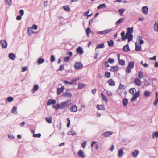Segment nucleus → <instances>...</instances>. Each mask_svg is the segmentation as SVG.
I'll return each mask as SVG.
<instances>
[{
    "mask_svg": "<svg viewBox=\"0 0 158 158\" xmlns=\"http://www.w3.org/2000/svg\"><path fill=\"white\" fill-rule=\"evenodd\" d=\"M0 44L2 48H7V43L5 40H1L0 41Z\"/></svg>",
    "mask_w": 158,
    "mask_h": 158,
    "instance_id": "obj_3",
    "label": "nucleus"
},
{
    "mask_svg": "<svg viewBox=\"0 0 158 158\" xmlns=\"http://www.w3.org/2000/svg\"><path fill=\"white\" fill-rule=\"evenodd\" d=\"M144 95L146 97H149L150 95V93L149 91L148 90L145 91L144 93Z\"/></svg>",
    "mask_w": 158,
    "mask_h": 158,
    "instance_id": "obj_43",
    "label": "nucleus"
},
{
    "mask_svg": "<svg viewBox=\"0 0 158 158\" xmlns=\"http://www.w3.org/2000/svg\"><path fill=\"white\" fill-rule=\"evenodd\" d=\"M37 26L36 25L34 24L33 25L31 28L36 30L37 29Z\"/></svg>",
    "mask_w": 158,
    "mask_h": 158,
    "instance_id": "obj_62",
    "label": "nucleus"
},
{
    "mask_svg": "<svg viewBox=\"0 0 158 158\" xmlns=\"http://www.w3.org/2000/svg\"><path fill=\"white\" fill-rule=\"evenodd\" d=\"M97 108L98 110H104L105 108L103 105H97Z\"/></svg>",
    "mask_w": 158,
    "mask_h": 158,
    "instance_id": "obj_27",
    "label": "nucleus"
},
{
    "mask_svg": "<svg viewBox=\"0 0 158 158\" xmlns=\"http://www.w3.org/2000/svg\"><path fill=\"white\" fill-rule=\"evenodd\" d=\"M64 69V67L63 65H62L60 66L58 71H62Z\"/></svg>",
    "mask_w": 158,
    "mask_h": 158,
    "instance_id": "obj_51",
    "label": "nucleus"
},
{
    "mask_svg": "<svg viewBox=\"0 0 158 158\" xmlns=\"http://www.w3.org/2000/svg\"><path fill=\"white\" fill-rule=\"evenodd\" d=\"M108 45L109 46L111 47L114 46V42L112 40H110V41H108Z\"/></svg>",
    "mask_w": 158,
    "mask_h": 158,
    "instance_id": "obj_40",
    "label": "nucleus"
},
{
    "mask_svg": "<svg viewBox=\"0 0 158 158\" xmlns=\"http://www.w3.org/2000/svg\"><path fill=\"white\" fill-rule=\"evenodd\" d=\"M97 34H100L101 35H105V32L104 30L102 31H98L97 32Z\"/></svg>",
    "mask_w": 158,
    "mask_h": 158,
    "instance_id": "obj_61",
    "label": "nucleus"
},
{
    "mask_svg": "<svg viewBox=\"0 0 158 158\" xmlns=\"http://www.w3.org/2000/svg\"><path fill=\"white\" fill-rule=\"evenodd\" d=\"M77 111V107L76 105H73L70 109V111L72 112H76Z\"/></svg>",
    "mask_w": 158,
    "mask_h": 158,
    "instance_id": "obj_17",
    "label": "nucleus"
},
{
    "mask_svg": "<svg viewBox=\"0 0 158 158\" xmlns=\"http://www.w3.org/2000/svg\"><path fill=\"white\" fill-rule=\"evenodd\" d=\"M118 61L119 64L120 65L123 66L125 64V61L124 60L120 59L118 60Z\"/></svg>",
    "mask_w": 158,
    "mask_h": 158,
    "instance_id": "obj_33",
    "label": "nucleus"
},
{
    "mask_svg": "<svg viewBox=\"0 0 158 158\" xmlns=\"http://www.w3.org/2000/svg\"><path fill=\"white\" fill-rule=\"evenodd\" d=\"M123 50L125 52H127L130 50V48L128 44H126L123 48Z\"/></svg>",
    "mask_w": 158,
    "mask_h": 158,
    "instance_id": "obj_15",
    "label": "nucleus"
},
{
    "mask_svg": "<svg viewBox=\"0 0 158 158\" xmlns=\"http://www.w3.org/2000/svg\"><path fill=\"white\" fill-rule=\"evenodd\" d=\"M106 94L109 96H111L112 95V93L109 91H108L106 92Z\"/></svg>",
    "mask_w": 158,
    "mask_h": 158,
    "instance_id": "obj_63",
    "label": "nucleus"
},
{
    "mask_svg": "<svg viewBox=\"0 0 158 158\" xmlns=\"http://www.w3.org/2000/svg\"><path fill=\"white\" fill-rule=\"evenodd\" d=\"M128 37L127 33H126L125 36H124L122 37V40L123 41L127 39Z\"/></svg>",
    "mask_w": 158,
    "mask_h": 158,
    "instance_id": "obj_55",
    "label": "nucleus"
},
{
    "mask_svg": "<svg viewBox=\"0 0 158 158\" xmlns=\"http://www.w3.org/2000/svg\"><path fill=\"white\" fill-rule=\"evenodd\" d=\"M62 96L65 98H70L72 96V95L70 93L66 92L64 93Z\"/></svg>",
    "mask_w": 158,
    "mask_h": 158,
    "instance_id": "obj_14",
    "label": "nucleus"
},
{
    "mask_svg": "<svg viewBox=\"0 0 158 158\" xmlns=\"http://www.w3.org/2000/svg\"><path fill=\"white\" fill-rule=\"evenodd\" d=\"M108 82L110 86H114L115 85V82L112 79H109Z\"/></svg>",
    "mask_w": 158,
    "mask_h": 158,
    "instance_id": "obj_21",
    "label": "nucleus"
},
{
    "mask_svg": "<svg viewBox=\"0 0 158 158\" xmlns=\"http://www.w3.org/2000/svg\"><path fill=\"white\" fill-rule=\"evenodd\" d=\"M104 47V45L103 43H102L100 44H97L96 47V49L102 48Z\"/></svg>",
    "mask_w": 158,
    "mask_h": 158,
    "instance_id": "obj_28",
    "label": "nucleus"
},
{
    "mask_svg": "<svg viewBox=\"0 0 158 158\" xmlns=\"http://www.w3.org/2000/svg\"><path fill=\"white\" fill-rule=\"evenodd\" d=\"M112 31V29H107L105 30H104V32L105 35L106 34L109 33H110Z\"/></svg>",
    "mask_w": 158,
    "mask_h": 158,
    "instance_id": "obj_47",
    "label": "nucleus"
},
{
    "mask_svg": "<svg viewBox=\"0 0 158 158\" xmlns=\"http://www.w3.org/2000/svg\"><path fill=\"white\" fill-rule=\"evenodd\" d=\"M156 99L154 102V106H156L157 105L158 102V92L156 91L155 92Z\"/></svg>",
    "mask_w": 158,
    "mask_h": 158,
    "instance_id": "obj_9",
    "label": "nucleus"
},
{
    "mask_svg": "<svg viewBox=\"0 0 158 158\" xmlns=\"http://www.w3.org/2000/svg\"><path fill=\"white\" fill-rule=\"evenodd\" d=\"M86 86V85L85 84H84L82 83H79L78 85V88L79 89H81L82 88L84 87H85Z\"/></svg>",
    "mask_w": 158,
    "mask_h": 158,
    "instance_id": "obj_42",
    "label": "nucleus"
},
{
    "mask_svg": "<svg viewBox=\"0 0 158 158\" xmlns=\"http://www.w3.org/2000/svg\"><path fill=\"white\" fill-rule=\"evenodd\" d=\"M134 83L136 85L139 86L141 85V81L139 78H136L134 79Z\"/></svg>",
    "mask_w": 158,
    "mask_h": 158,
    "instance_id": "obj_4",
    "label": "nucleus"
},
{
    "mask_svg": "<svg viewBox=\"0 0 158 158\" xmlns=\"http://www.w3.org/2000/svg\"><path fill=\"white\" fill-rule=\"evenodd\" d=\"M79 79H73L71 80V84H74L75 82L78 81Z\"/></svg>",
    "mask_w": 158,
    "mask_h": 158,
    "instance_id": "obj_54",
    "label": "nucleus"
},
{
    "mask_svg": "<svg viewBox=\"0 0 158 158\" xmlns=\"http://www.w3.org/2000/svg\"><path fill=\"white\" fill-rule=\"evenodd\" d=\"M70 60V58L69 56L65 57L64 58V62H67L69 61Z\"/></svg>",
    "mask_w": 158,
    "mask_h": 158,
    "instance_id": "obj_50",
    "label": "nucleus"
},
{
    "mask_svg": "<svg viewBox=\"0 0 158 158\" xmlns=\"http://www.w3.org/2000/svg\"><path fill=\"white\" fill-rule=\"evenodd\" d=\"M128 103V100L127 99H124L122 101V103L124 106H126Z\"/></svg>",
    "mask_w": 158,
    "mask_h": 158,
    "instance_id": "obj_36",
    "label": "nucleus"
},
{
    "mask_svg": "<svg viewBox=\"0 0 158 158\" xmlns=\"http://www.w3.org/2000/svg\"><path fill=\"white\" fill-rule=\"evenodd\" d=\"M8 137L10 139H12L14 138V137L13 135V134H9L8 135Z\"/></svg>",
    "mask_w": 158,
    "mask_h": 158,
    "instance_id": "obj_58",
    "label": "nucleus"
},
{
    "mask_svg": "<svg viewBox=\"0 0 158 158\" xmlns=\"http://www.w3.org/2000/svg\"><path fill=\"white\" fill-rule=\"evenodd\" d=\"M125 10L123 8L120 9L118 10V11L120 13V15L121 16L123 15V13Z\"/></svg>",
    "mask_w": 158,
    "mask_h": 158,
    "instance_id": "obj_46",
    "label": "nucleus"
},
{
    "mask_svg": "<svg viewBox=\"0 0 158 158\" xmlns=\"http://www.w3.org/2000/svg\"><path fill=\"white\" fill-rule=\"evenodd\" d=\"M125 20V19L124 18H120V19L118 20L115 23V25H117L120 23H121L123 22V21H124Z\"/></svg>",
    "mask_w": 158,
    "mask_h": 158,
    "instance_id": "obj_26",
    "label": "nucleus"
},
{
    "mask_svg": "<svg viewBox=\"0 0 158 158\" xmlns=\"http://www.w3.org/2000/svg\"><path fill=\"white\" fill-rule=\"evenodd\" d=\"M39 88V86L38 85H34L33 89L35 91H37Z\"/></svg>",
    "mask_w": 158,
    "mask_h": 158,
    "instance_id": "obj_57",
    "label": "nucleus"
},
{
    "mask_svg": "<svg viewBox=\"0 0 158 158\" xmlns=\"http://www.w3.org/2000/svg\"><path fill=\"white\" fill-rule=\"evenodd\" d=\"M82 66L83 65L81 63H79V62H77L75 63L74 66L75 69L77 70L82 68Z\"/></svg>",
    "mask_w": 158,
    "mask_h": 158,
    "instance_id": "obj_7",
    "label": "nucleus"
},
{
    "mask_svg": "<svg viewBox=\"0 0 158 158\" xmlns=\"http://www.w3.org/2000/svg\"><path fill=\"white\" fill-rule=\"evenodd\" d=\"M143 75L142 72L141 71L139 72L138 77L139 78H142L143 77Z\"/></svg>",
    "mask_w": 158,
    "mask_h": 158,
    "instance_id": "obj_37",
    "label": "nucleus"
},
{
    "mask_svg": "<svg viewBox=\"0 0 158 158\" xmlns=\"http://www.w3.org/2000/svg\"><path fill=\"white\" fill-rule=\"evenodd\" d=\"M152 137L154 138L155 137H158V132H154L152 135Z\"/></svg>",
    "mask_w": 158,
    "mask_h": 158,
    "instance_id": "obj_39",
    "label": "nucleus"
},
{
    "mask_svg": "<svg viewBox=\"0 0 158 158\" xmlns=\"http://www.w3.org/2000/svg\"><path fill=\"white\" fill-rule=\"evenodd\" d=\"M127 30L128 32L127 33H129L130 34H131V33H133V28H127Z\"/></svg>",
    "mask_w": 158,
    "mask_h": 158,
    "instance_id": "obj_45",
    "label": "nucleus"
},
{
    "mask_svg": "<svg viewBox=\"0 0 158 158\" xmlns=\"http://www.w3.org/2000/svg\"><path fill=\"white\" fill-rule=\"evenodd\" d=\"M8 57L10 59L14 60L16 58V56L14 53H10L9 54Z\"/></svg>",
    "mask_w": 158,
    "mask_h": 158,
    "instance_id": "obj_19",
    "label": "nucleus"
},
{
    "mask_svg": "<svg viewBox=\"0 0 158 158\" xmlns=\"http://www.w3.org/2000/svg\"><path fill=\"white\" fill-rule=\"evenodd\" d=\"M123 149L122 148L118 150V157H121L123 155Z\"/></svg>",
    "mask_w": 158,
    "mask_h": 158,
    "instance_id": "obj_16",
    "label": "nucleus"
},
{
    "mask_svg": "<svg viewBox=\"0 0 158 158\" xmlns=\"http://www.w3.org/2000/svg\"><path fill=\"white\" fill-rule=\"evenodd\" d=\"M119 69V67L117 66H111L110 68V71L114 72L116 71H117Z\"/></svg>",
    "mask_w": 158,
    "mask_h": 158,
    "instance_id": "obj_10",
    "label": "nucleus"
},
{
    "mask_svg": "<svg viewBox=\"0 0 158 158\" xmlns=\"http://www.w3.org/2000/svg\"><path fill=\"white\" fill-rule=\"evenodd\" d=\"M101 96L102 97V99L103 100L105 101L107 103L108 102V100L107 98L105 96V95L102 93H101Z\"/></svg>",
    "mask_w": 158,
    "mask_h": 158,
    "instance_id": "obj_31",
    "label": "nucleus"
},
{
    "mask_svg": "<svg viewBox=\"0 0 158 158\" xmlns=\"http://www.w3.org/2000/svg\"><path fill=\"white\" fill-rule=\"evenodd\" d=\"M64 9L67 11H69L70 10L69 7L68 6H65L63 7Z\"/></svg>",
    "mask_w": 158,
    "mask_h": 158,
    "instance_id": "obj_48",
    "label": "nucleus"
},
{
    "mask_svg": "<svg viewBox=\"0 0 158 158\" xmlns=\"http://www.w3.org/2000/svg\"><path fill=\"white\" fill-rule=\"evenodd\" d=\"M76 51L77 53L81 55L82 54L84 53L82 48L80 47H79L77 48Z\"/></svg>",
    "mask_w": 158,
    "mask_h": 158,
    "instance_id": "obj_8",
    "label": "nucleus"
},
{
    "mask_svg": "<svg viewBox=\"0 0 158 158\" xmlns=\"http://www.w3.org/2000/svg\"><path fill=\"white\" fill-rule=\"evenodd\" d=\"M154 28L155 31L158 32V23H156L155 24Z\"/></svg>",
    "mask_w": 158,
    "mask_h": 158,
    "instance_id": "obj_38",
    "label": "nucleus"
},
{
    "mask_svg": "<svg viewBox=\"0 0 158 158\" xmlns=\"http://www.w3.org/2000/svg\"><path fill=\"white\" fill-rule=\"evenodd\" d=\"M106 7V5L104 3L102 4L99 5L97 7V9H99L101 8H105Z\"/></svg>",
    "mask_w": 158,
    "mask_h": 158,
    "instance_id": "obj_29",
    "label": "nucleus"
},
{
    "mask_svg": "<svg viewBox=\"0 0 158 158\" xmlns=\"http://www.w3.org/2000/svg\"><path fill=\"white\" fill-rule=\"evenodd\" d=\"M77 155L79 157L84 158L85 155L84 153V152L81 150H80L77 153Z\"/></svg>",
    "mask_w": 158,
    "mask_h": 158,
    "instance_id": "obj_6",
    "label": "nucleus"
},
{
    "mask_svg": "<svg viewBox=\"0 0 158 158\" xmlns=\"http://www.w3.org/2000/svg\"><path fill=\"white\" fill-rule=\"evenodd\" d=\"M113 132L112 131H107L104 132L102 134V135L104 137H108L110 135H112Z\"/></svg>",
    "mask_w": 158,
    "mask_h": 158,
    "instance_id": "obj_11",
    "label": "nucleus"
},
{
    "mask_svg": "<svg viewBox=\"0 0 158 158\" xmlns=\"http://www.w3.org/2000/svg\"><path fill=\"white\" fill-rule=\"evenodd\" d=\"M110 73L109 72L106 71L105 72V76L107 78H109L110 77Z\"/></svg>",
    "mask_w": 158,
    "mask_h": 158,
    "instance_id": "obj_34",
    "label": "nucleus"
},
{
    "mask_svg": "<svg viewBox=\"0 0 158 158\" xmlns=\"http://www.w3.org/2000/svg\"><path fill=\"white\" fill-rule=\"evenodd\" d=\"M56 103V101L55 100L49 99L47 102V105L48 106H49L51 104H55Z\"/></svg>",
    "mask_w": 158,
    "mask_h": 158,
    "instance_id": "obj_13",
    "label": "nucleus"
},
{
    "mask_svg": "<svg viewBox=\"0 0 158 158\" xmlns=\"http://www.w3.org/2000/svg\"><path fill=\"white\" fill-rule=\"evenodd\" d=\"M33 31L32 30V28L30 27H28V34L29 35H30L32 33H34Z\"/></svg>",
    "mask_w": 158,
    "mask_h": 158,
    "instance_id": "obj_30",
    "label": "nucleus"
},
{
    "mask_svg": "<svg viewBox=\"0 0 158 158\" xmlns=\"http://www.w3.org/2000/svg\"><path fill=\"white\" fill-rule=\"evenodd\" d=\"M107 61L110 63H113L114 62V60L112 58H110L108 59Z\"/></svg>",
    "mask_w": 158,
    "mask_h": 158,
    "instance_id": "obj_53",
    "label": "nucleus"
},
{
    "mask_svg": "<svg viewBox=\"0 0 158 158\" xmlns=\"http://www.w3.org/2000/svg\"><path fill=\"white\" fill-rule=\"evenodd\" d=\"M41 136V134L40 133H38L37 134H34L33 135V137H38L40 138Z\"/></svg>",
    "mask_w": 158,
    "mask_h": 158,
    "instance_id": "obj_49",
    "label": "nucleus"
},
{
    "mask_svg": "<svg viewBox=\"0 0 158 158\" xmlns=\"http://www.w3.org/2000/svg\"><path fill=\"white\" fill-rule=\"evenodd\" d=\"M68 134L69 135H73L76 134V132L73 129H71L68 132Z\"/></svg>",
    "mask_w": 158,
    "mask_h": 158,
    "instance_id": "obj_22",
    "label": "nucleus"
},
{
    "mask_svg": "<svg viewBox=\"0 0 158 158\" xmlns=\"http://www.w3.org/2000/svg\"><path fill=\"white\" fill-rule=\"evenodd\" d=\"M134 63L133 61H130L126 69V72L129 73L131 72V69L134 67Z\"/></svg>",
    "mask_w": 158,
    "mask_h": 158,
    "instance_id": "obj_2",
    "label": "nucleus"
},
{
    "mask_svg": "<svg viewBox=\"0 0 158 158\" xmlns=\"http://www.w3.org/2000/svg\"><path fill=\"white\" fill-rule=\"evenodd\" d=\"M27 69H28V68L27 67H23L22 68V72H24L26 71L27 70Z\"/></svg>",
    "mask_w": 158,
    "mask_h": 158,
    "instance_id": "obj_64",
    "label": "nucleus"
},
{
    "mask_svg": "<svg viewBox=\"0 0 158 158\" xmlns=\"http://www.w3.org/2000/svg\"><path fill=\"white\" fill-rule=\"evenodd\" d=\"M141 50V46L139 44L137 45L136 43H135V48L136 51H140Z\"/></svg>",
    "mask_w": 158,
    "mask_h": 158,
    "instance_id": "obj_23",
    "label": "nucleus"
},
{
    "mask_svg": "<svg viewBox=\"0 0 158 158\" xmlns=\"http://www.w3.org/2000/svg\"><path fill=\"white\" fill-rule=\"evenodd\" d=\"M13 100V98L11 97H8L7 98V100L9 102H11Z\"/></svg>",
    "mask_w": 158,
    "mask_h": 158,
    "instance_id": "obj_60",
    "label": "nucleus"
},
{
    "mask_svg": "<svg viewBox=\"0 0 158 158\" xmlns=\"http://www.w3.org/2000/svg\"><path fill=\"white\" fill-rule=\"evenodd\" d=\"M91 32V29L89 27H88L87 28V30H86L87 35L88 36H89L90 33Z\"/></svg>",
    "mask_w": 158,
    "mask_h": 158,
    "instance_id": "obj_44",
    "label": "nucleus"
},
{
    "mask_svg": "<svg viewBox=\"0 0 158 158\" xmlns=\"http://www.w3.org/2000/svg\"><path fill=\"white\" fill-rule=\"evenodd\" d=\"M17 107L16 106H14L12 109V113L15 114H17Z\"/></svg>",
    "mask_w": 158,
    "mask_h": 158,
    "instance_id": "obj_41",
    "label": "nucleus"
},
{
    "mask_svg": "<svg viewBox=\"0 0 158 158\" xmlns=\"http://www.w3.org/2000/svg\"><path fill=\"white\" fill-rule=\"evenodd\" d=\"M5 2L6 4L9 6H10L12 4L11 0H5Z\"/></svg>",
    "mask_w": 158,
    "mask_h": 158,
    "instance_id": "obj_35",
    "label": "nucleus"
},
{
    "mask_svg": "<svg viewBox=\"0 0 158 158\" xmlns=\"http://www.w3.org/2000/svg\"><path fill=\"white\" fill-rule=\"evenodd\" d=\"M44 61V60L42 58H39L37 60V62L39 64H41L43 63Z\"/></svg>",
    "mask_w": 158,
    "mask_h": 158,
    "instance_id": "obj_32",
    "label": "nucleus"
},
{
    "mask_svg": "<svg viewBox=\"0 0 158 158\" xmlns=\"http://www.w3.org/2000/svg\"><path fill=\"white\" fill-rule=\"evenodd\" d=\"M148 9L147 7L146 6H143L142 8V12L145 14H147L148 11Z\"/></svg>",
    "mask_w": 158,
    "mask_h": 158,
    "instance_id": "obj_20",
    "label": "nucleus"
},
{
    "mask_svg": "<svg viewBox=\"0 0 158 158\" xmlns=\"http://www.w3.org/2000/svg\"><path fill=\"white\" fill-rule=\"evenodd\" d=\"M86 141H83L82 144V146L83 148H85L86 145Z\"/></svg>",
    "mask_w": 158,
    "mask_h": 158,
    "instance_id": "obj_59",
    "label": "nucleus"
},
{
    "mask_svg": "<svg viewBox=\"0 0 158 158\" xmlns=\"http://www.w3.org/2000/svg\"><path fill=\"white\" fill-rule=\"evenodd\" d=\"M55 60V57L54 56L52 55L51 56V62H54Z\"/></svg>",
    "mask_w": 158,
    "mask_h": 158,
    "instance_id": "obj_56",
    "label": "nucleus"
},
{
    "mask_svg": "<svg viewBox=\"0 0 158 158\" xmlns=\"http://www.w3.org/2000/svg\"><path fill=\"white\" fill-rule=\"evenodd\" d=\"M128 34V42H130L132 40L133 37L132 35V34H130L127 33Z\"/></svg>",
    "mask_w": 158,
    "mask_h": 158,
    "instance_id": "obj_25",
    "label": "nucleus"
},
{
    "mask_svg": "<svg viewBox=\"0 0 158 158\" xmlns=\"http://www.w3.org/2000/svg\"><path fill=\"white\" fill-rule=\"evenodd\" d=\"M134 89H135V88H131L129 90V92L131 94H133L134 93Z\"/></svg>",
    "mask_w": 158,
    "mask_h": 158,
    "instance_id": "obj_52",
    "label": "nucleus"
},
{
    "mask_svg": "<svg viewBox=\"0 0 158 158\" xmlns=\"http://www.w3.org/2000/svg\"><path fill=\"white\" fill-rule=\"evenodd\" d=\"M139 153V152L138 150H135L132 153V156L134 158L136 157L137 155Z\"/></svg>",
    "mask_w": 158,
    "mask_h": 158,
    "instance_id": "obj_18",
    "label": "nucleus"
},
{
    "mask_svg": "<svg viewBox=\"0 0 158 158\" xmlns=\"http://www.w3.org/2000/svg\"><path fill=\"white\" fill-rule=\"evenodd\" d=\"M64 87L63 86H62L61 88H58L57 89V94L58 95H60L62 92H63Z\"/></svg>",
    "mask_w": 158,
    "mask_h": 158,
    "instance_id": "obj_12",
    "label": "nucleus"
},
{
    "mask_svg": "<svg viewBox=\"0 0 158 158\" xmlns=\"http://www.w3.org/2000/svg\"><path fill=\"white\" fill-rule=\"evenodd\" d=\"M139 91L138 92H136L135 94H134L133 96L131 98V100L132 102H133L136 99V98L139 96Z\"/></svg>",
    "mask_w": 158,
    "mask_h": 158,
    "instance_id": "obj_5",
    "label": "nucleus"
},
{
    "mask_svg": "<svg viewBox=\"0 0 158 158\" xmlns=\"http://www.w3.org/2000/svg\"><path fill=\"white\" fill-rule=\"evenodd\" d=\"M45 120L48 123H50L52 122V118L51 116L46 117Z\"/></svg>",
    "mask_w": 158,
    "mask_h": 158,
    "instance_id": "obj_24",
    "label": "nucleus"
},
{
    "mask_svg": "<svg viewBox=\"0 0 158 158\" xmlns=\"http://www.w3.org/2000/svg\"><path fill=\"white\" fill-rule=\"evenodd\" d=\"M71 102L70 100L68 99L66 102H62L60 104H58L57 108L60 109H63L65 107L68 106L69 105Z\"/></svg>",
    "mask_w": 158,
    "mask_h": 158,
    "instance_id": "obj_1",
    "label": "nucleus"
}]
</instances>
